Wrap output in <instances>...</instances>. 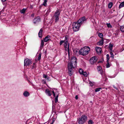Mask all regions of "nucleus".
I'll use <instances>...</instances> for the list:
<instances>
[{"label": "nucleus", "mask_w": 124, "mask_h": 124, "mask_svg": "<svg viewBox=\"0 0 124 124\" xmlns=\"http://www.w3.org/2000/svg\"><path fill=\"white\" fill-rule=\"evenodd\" d=\"M95 49L97 53H100L101 52V48L97 46L95 47Z\"/></svg>", "instance_id": "12"}, {"label": "nucleus", "mask_w": 124, "mask_h": 124, "mask_svg": "<svg viewBox=\"0 0 124 124\" xmlns=\"http://www.w3.org/2000/svg\"><path fill=\"white\" fill-rule=\"evenodd\" d=\"M107 62V63L106 64V67L107 68H108L109 67H110V65L109 63L108 62V61Z\"/></svg>", "instance_id": "34"}, {"label": "nucleus", "mask_w": 124, "mask_h": 124, "mask_svg": "<svg viewBox=\"0 0 124 124\" xmlns=\"http://www.w3.org/2000/svg\"><path fill=\"white\" fill-rule=\"evenodd\" d=\"M41 55V53H40L39 54L38 58V60H40V59Z\"/></svg>", "instance_id": "29"}, {"label": "nucleus", "mask_w": 124, "mask_h": 124, "mask_svg": "<svg viewBox=\"0 0 124 124\" xmlns=\"http://www.w3.org/2000/svg\"><path fill=\"white\" fill-rule=\"evenodd\" d=\"M26 9L23 8L20 11V12L21 13H24L26 11Z\"/></svg>", "instance_id": "23"}, {"label": "nucleus", "mask_w": 124, "mask_h": 124, "mask_svg": "<svg viewBox=\"0 0 124 124\" xmlns=\"http://www.w3.org/2000/svg\"><path fill=\"white\" fill-rule=\"evenodd\" d=\"M97 58L95 56L92 57L90 59V63L93 64L95 63L97 61Z\"/></svg>", "instance_id": "8"}, {"label": "nucleus", "mask_w": 124, "mask_h": 124, "mask_svg": "<svg viewBox=\"0 0 124 124\" xmlns=\"http://www.w3.org/2000/svg\"><path fill=\"white\" fill-rule=\"evenodd\" d=\"M3 2H4L5 1H6L7 0H1Z\"/></svg>", "instance_id": "44"}, {"label": "nucleus", "mask_w": 124, "mask_h": 124, "mask_svg": "<svg viewBox=\"0 0 124 124\" xmlns=\"http://www.w3.org/2000/svg\"><path fill=\"white\" fill-rule=\"evenodd\" d=\"M45 92L48 95L50 96L51 95V94L50 93V91L49 90L47 89H46Z\"/></svg>", "instance_id": "14"}, {"label": "nucleus", "mask_w": 124, "mask_h": 124, "mask_svg": "<svg viewBox=\"0 0 124 124\" xmlns=\"http://www.w3.org/2000/svg\"><path fill=\"white\" fill-rule=\"evenodd\" d=\"M89 84L90 85L92 86H93L94 85L93 84V83L91 82L89 83Z\"/></svg>", "instance_id": "38"}, {"label": "nucleus", "mask_w": 124, "mask_h": 124, "mask_svg": "<svg viewBox=\"0 0 124 124\" xmlns=\"http://www.w3.org/2000/svg\"><path fill=\"white\" fill-rule=\"evenodd\" d=\"M54 120L53 121V120L52 123H53H53H54Z\"/></svg>", "instance_id": "46"}, {"label": "nucleus", "mask_w": 124, "mask_h": 124, "mask_svg": "<svg viewBox=\"0 0 124 124\" xmlns=\"http://www.w3.org/2000/svg\"><path fill=\"white\" fill-rule=\"evenodd\" d=\"M41 19L39 17H37L33 20V23L34 24L37 23L40 21Z\"/></svg>", "instance_id": "11"}, {"label": "nucleus", "mask_w": 124, "mask_h": 124, "mask_svg": "<svg viewBox=\"0 0 124 124\" xmlns=\"http://www.w3.org/2000/svg\"><path fill=\"white\" fill-rule=\"evenodd\" d=\"M90 50V48L88 46H85L80 49L79 51V54L83 55L87 54Z\"/></svg>", "instance_id": "3"}, {"label": "nucleus", "mask_w": 124, "mask_h": 124, "mask_svg": "<svg viewBox=\"0 0 124 124\" xmlns=\"http://www.w3.org/2000/svg\"><path fill=\"white\" fill-rule=\"evenodd\" d=\"M75 98L76 99H77L78 98V96L77 95H76L75 97Z\"/></svg>", "instance_id": "42"}, {"label": "nucleus", "mask_w": 124, "mask_h": 124, "mask_svg": "<svg viewBox=\"0 0 124 124\" xmlns=\"http://www.w3.org/2000/svg\"><path fill=\"white\" fill-rule=\"evenodd\" d=\"M59 96H56L55 98V102L56 103L58 101V99Z\"/></svg>", "instance_id": "33"}, {"label": "nucleus", "mask_w": 124, "mask_h": 124, "mask_svg": "<svg viewBox=\"0 0 124 124\" xmlns=\"http://www.w3.org/2000/svg\"><path fill=\"white\" fill-rule=\"evenodd\" d=\"M52 91V92L53 94V96L54 97H55V95L56 96H59V94L58 92L57 89L54 88Z\"/></svg>", "instance_id": "10"}, {"label": "nucleus", "mask_w": 124, "mask_h": 124, "mask_svg": "<svg viewBox=\"0 0 124 124\" xmlns=\"http://www.w3.org/2000/svg\"><path fill=\"white\" fill-rule=\"evenodd\" d=\"M86 20L85 17H83L80 18L77 22L81 25L85 21H86Z\"/></svg>", "instance_id": "9"}, {"label": "nucleus", "mask_w": 124, "mask_h": 124, "mask_svg": "<svg viewBox=\"0 0 124 124\" xmlns=\"http://www.w3.org/2000/svg\"><path fill=\"white\" fill-rule=\"evenodd\" d=\"M99 71H100V74L102 75L103 74V72L101 70Z\"/></svg>", "instance_id": "37"}, {"label": "nucleus", "mask_w": 124, "mask_h": 124, "mask_svg": "<svg viewBox=\"0 0 124 124\" xmlns=\"http://www.w3.org/2000/svg\"><path fill=\"white\" fill-rule=\"evenodd\" d=\"M68 35H66L65 36V39L64 40H62L60 41V45H61L63 43H64V47L65 48L66 50V51L67 50L68 53H69V44L68 42Z\"/></svg>", "instance_id": "2"}, {"label": "nucleus", "mask_w": 124, "mask_h": 124, "mask_svg": "<svg viewBox=\"0 0 124 124\" xmlns=\"http://www.w3.org/2000/svg\"><path fill=\"white\" fill-rule=\"evenodd\" d=\"M23 95L24 96L27 97L29 96L30 94L28 92L25 91L23 93Z\"/></svg>", "instance_id": "15"}, {"label": "nucleus", "mask_w": 124, "mask_h": 124, "mask_svg": "<svg viewBox=\"0 0 124 124\" xmlns=\"http://www.w3.org/2000/svg\"><path fill=\"white\" fill-rule=\"evenodd\" d=\"M93 121L91 120H90L88 122V124H93Z\"/></svg>", "instance_id": "24"}, {"label": "nucleus", "mask_w": 124, "mask_h": 124, "mask_svg": "<svg viewBox=\"0 0 124 124\" xmlns=\"http://www.w3.org/2000/svg\"><path fill=\"white\" fill-rule=\"evenodd\" d=\"M43 32V30L41 29L38 33L39 36L40 38L42 37V34Z\"/></svg>", "instance_id": "16"}, {"label": "nucleus", "mask_w": 124, "mask_h": 124, "mask_svg": "<svg viewBox=\"0 0 124 124\" xmlns=\"http://www.w3.org/2000/svg\"><path fill=\"white\" fill-rule=\"evenodd\" d=\"M31 61L29 59L26 58L24 60V65L27 66L31 64Z\"/></svg>", "instance_id": "7"}, {"label": "nucleus", "mask_w": 124, "mask_h": 124, "mask_svg": "<svg viewBox=\"0 0 124 124\" xmlns=\"http://www.w3.org/2000/svg\"><path fill=\"white\" fill-rule=\"evenodd\" d=\"M113 46V45L110 44L109 45V48H112Z\"/></svg>", "instance_id": "36"}, {"label": "nucleus", "mask_w": 124, "mask_h": 124, "mask_svg": "<svg viewBox=\"0 0 124 124\" xmlns=\"http://www.w3.org/2000/svg\"><path fill=\"white\" fill-rule=\"evenodd\" d=\"M77 63V59L75 57H72L70 62L68 64V72L70 76H71L73 73V69L76 66Z\"/></svg>", "instance_id": "1"}, {"label": "nucleus", "mask_w": 124, "mask_h": 124, "mask_svg": "<svg viewBox=\"0 0 124 124\" xmlns=\"http://www.w3.org/2000/svg\"><path fill=\"white\" fill-rule=\"evenodd\" d=\"M81 25L77 22H74L72 24L73 29L74 31H78Z\"/></svg>", "instance_id": "4"}, {"label": "nucleus", "mask_w": 124, "mask_h": 124, "mask_svg": "<svg viewBox=\"0 0 124 124\" xmlns=\"http://www.w3.org/2000/svg\"><path fill=\"white\" fill-rule=\"evenodd\" d=\"M35 63H33V65H35Z\"/></svg>", "instance_id": "47"}, {"label": "nucleus", "mask_w": 124, "mask_h": 124, "mask_svg": "<svg viewBox=\"0 0 124 124\" xmlns=\"http://www.w3.org/2000/svg\"><path fill=\"white\" fill-rule=\"evenodd\" d=\"M114 88L116 90H117V88L115 86H113Z\"/></svg>", "instance_id": "43"}, {"label": "nucleus", "mask_w": 124, "mask_h": 124, "mask_svg": "<svg viewBox=\"0 0 124 124\" xmlns=\"http://www.w3.org/2000/svg\"><path fill=\"white\" fill-rule=\"evenodd\" d=\"M120 30L121 31L124 32V26H121Z\"/></svg>", "instance_id": "26"}, {"label": "nucleus", "mask_w": 124, "mask_h": 124, "mask_svg": "<svg viewBox=\"0 0 124 124\" xmlns=\"http://www.w3.org/2000/svg\"><path fill=\"white\" fill-rule=\"evenodd\" d=\"M98 36L101 38L102 39H103V35L102 33H99Z\"/></svg>", "instance_id": "22"}, {"label": "nucleus", "mask_w": 124, "mask_h": 124, "mask_svg": "<svg viewBox=\"0 0 124 124\" xmlns=\"http://www.w3.org/2000/svg\"><path fill=\"white\" fill-rule=\"evenodd\" d=\"M107 58V62L108 61L109 59V55L108 54H107L106 55Z\"/></svg>", "instance_id": "30"}, {"label": "nucleus", "mask_w": 124, "mask_h": 124, "mask_svg": "<svg viewBox=\"0 0 124 124\" xmlns=\"http://www.w3.org/2000/svg\"><path fill=\"white\" fill-rule=\"evenodd\" d=\"M110 57L112 59H114V56L112 52V51H110Z\"/></svg>", "instance_id": "19"}, {"label": "nucleus", "mask_w": 124, "mask_h": 124, "mask_svg": "<svg viewBox=\"0 0 124 124\" xmlns=\"http://www.w3.org/2000/svg\"><path fill=\"white\" fill-rule=\"evenodd\" d=\"M79 72L81 74H82L84 72V71L82 69H80L79 70Z\"/></svg>", "instance_id": "28"}, {"label": "nucleus", "mask_w": 124, "mask_h": 124, "mask_svg": "<svg viewBox=\"0 0 124 124\" xmlns=\"http://www.w3.org/2000/svg\"><path fill=\"white\" fill-rule=\"evenodd\" d=\"M44 1L42 5H43L46 6L47 5L46 2H47V0H44Z\"/></svg>", "instance_id": "21"}, {"label": "nucleus", "mask_w": 124, "mask_h": 124, "mask_svg": "<svg viewBox=\"0 0 124 124\" xmlns=\"http://www.w3.org/2000/svg\"><path fill=\"white\" fill-rule=\"evenodd\" d=\"M104 40L103 39H102L99 42H98L97 44L101 46L103 43Z\"/></svg>", "instance_id": "17"}, {"label": "nucleus", "mask_w": 124, "mask_h": 124, "mask_svg": "<svg viewBox=\"0 0 124 124\" xmlns=\"http://www.w3.org/2000/svg\"><path fill=\"white\" fill-rule=\"evenodd\" d=\"M60 12L59 10H56L55 12L54 17L55 18V22H57L59 19V17L60 14Z\"/></svg>", "instance_id": "6"}, {"label": "nucleus", "mask_w": 124, "mask_h": 124, "mask_svg": "<svg viewBox=\"0 0 124 124\" xmlns=\"http://www.w3.org/2000/svg\"><path fill=\"white\" fill-rule=\"evenodd\" d=\"M123 7H124V2H122L120 4L119 7V8H121Z\"/></svg>", "instance_id": "20"}, {"label": "nucleus", "mask_w": 124, "mask_h": 124, "mask_svg": "<svg viewBox=\"0 0 124 124\" xmlns=\"http://www.w3.org/2000/svg\"><path fill=\"white\" fill-rule=\"evenodd\" d=\"M34 16V14H32L31 15V16L33 17Z\"/></svg>", "instance_id": "45"}, {"label": "nucleus", "mask_w": 124, "mask_h": 124, "mask_svg": "<svg viewBox=\"0 0 124 124\" xmlns=\"http://www.w3.org/2000/svg\"><path fill=\"white\" fill-rule=\"evenodd\" d=\"M97 69L98 71H99L101 70V67L100 66H98L97 68Z\"/></svg>", "instance_id": "35"}, {"label": "nucleus", "mask_w": 124, "mask_h": 124, "mask_svg": "<svg viewBox=\"0 0 124 124\" xmlns=\"http://www.w3.org/2000/svg\"><path fill=\"white\" fill-rule=\"evenodd\" d=\"M33 68H35V66H33Z\"/></svg>", "instance_id": "48"}, {"label": "nucleus", "mask_w": 124, "mask_h": 124, "mask_svg": "<svg viewBox=\"0 0 124 124\" xmlns=\"http://www.w3.org/2000/svg\"><path fill=\"white\" fill-rule=\"evenodd\" d=\"M113 3L112 2L109 3L108 5V7L109 8H111L113 6Z\"/></svg>", "instance_id": "18"}, {"label": "nucleus", "mask_w": 124, "mask_h": 124, "mask_svg": "<svg viewBox=\"0 0 124 124\" xmlns=\"http://www.w3.org/2000/svg\"><path fill=\"white\" fill-rule=\"evenodd\" d=\"M87 119V117L85 115H83L78 119L79 124H83Z\"/></svg>", "instance_id": "5"}, {"label": "nucleus", "mask_w": 124, "mask_h": 124, "mask_svg": "<svg viewBox=\"0 0 124 124\" xmlns=\"http://www.w3.org/2000/svg\"><path fill=\"white\" fill-rule=\"evenodd\" d=\"M50 124H53V123H51Z\"/></svg>", "instance_id": "49"}, {"label": "nucleus", "mask_w": 124, "mask_h": 124, "mask_svg": "<svg viewBox=\"0 0 124 124\" xmlns=\"http://www.w3.org/2000/svg\"><path fill=\"white\" fill-rule=\"evenodd\" d=\"M50 38V37L49 35H47L44 39V41L45 42H46L49 40Z\"/></svg>", "instance_id": "13"}, {"label": "nucleus", "mask_w": 124, "mask_h": 124, "mask_svg": "<svg viewBox=\"0 0 124 124\" xmlns=\"http://www.w3.org/2000/svg\"><path fill=\"white\" fill-rule=\"evenodd\" d=\"M82 74L85 77H87V73L85 72H84Z\"/></svg>", "instance_id": "31"}, {"label": "nucleus", "mask_w": 124, "mask_h": 124, "mask_svg": "<svg viewBox=\"0 0 124 124\" xmlns=\"http://www.w3.org/2000/svg\"><path fill=\"white\" fill-rule=\"evenodd\" d=\"M44 44V42L43 40H41L40 47H43Z\"/></svg>", "instance_id": "25"}, {"label": "nucleus", "mask_w": 124, "mask_h": 124, "mask_svg": "<svg viewBox=\"0 0 124 124\" xmlns=\"http://www.w3.org/2000/svg\"><path fill=\"white\" fill-rule=\"evenodd\" d=\"M107 27L108 28H111L112 27V26L110 25V23H107L106 24Z\"/></svg>", "instance_id": "32"}, {"label": "nucleus", "mask_w": 124, "mask_h": 124, "mask_svg": "<svg viewBox=\"0 0 124 124\" xmlns=\"http://www.w3.org/2000/svg\"><path fill=\"white\" fill-rule=\"evenodd\" d=\"M109 48L110 51H112V48Z\"/></svg>", "instance_id": "41"}, {"label": "nucleus", "mask_w": 124, "mask_h": 124, "mask_svg": "<svg viewBox=\"0 0 124 124\" xmlns=\"http://www.w3.org/2000/svg\"><path fill=\"white\" fill-rule=\"evenodd\" d=\"M47 75H45V74H44L43 75V77L44 78H45V79H46V77H47Z\"/></svg>", "instance_id": "39"}, {"label": "nucleus", "mask_w": 124, "mask_h": 124, "mask_svg": "<svg viewBox=\"0 0 124 124\" xmlns=\"http://www.w3.org/2000/svg\"><path fill=\"white\" fill-rule=\"evenodd\" d=\"M46 79L48 80H49V77L47 76V77H46Z\"/></svg>", "instance_id": "40"}, {"label": "nucleus", "mask_w": 124, "mask_h": 124, "mask_svg": "<svg viewBox=\"0 0 124 124\" xmlns=\"http://www.w3.org/2000/svg\"><path fill=\"white\" fill-rule=\"evenodd\" d=\"M101 89V88H97L95 89V91L96 92H98L100 90V89Z\"/></svg>", "instance_id": "27"}]
</instances>
